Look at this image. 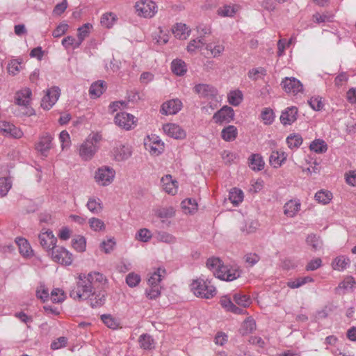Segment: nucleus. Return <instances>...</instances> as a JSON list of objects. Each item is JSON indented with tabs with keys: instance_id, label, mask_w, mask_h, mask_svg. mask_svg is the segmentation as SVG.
<instances>
[{
	"instance_id": "1",
	"label": "nucleus",
	"mask_w": 356,
	"mask_h": 356,
	"mask_svg": "<svg viewBox=\"0 0 356 356\" xmlns=\"http://www.w3.org/2000/svg\"><path fill=\"white\" fill-rule=\"evenodd\" d=\"M191 289L197 297L205 299H210L216 294V287L211 281L202 277L193 281Z\"/></svg>"
},
{
	"instance_id": "2",
	"label": "nucleus",
	"mask_w": 356,
	"mask_h": 356,
	"mask_svg": "<svg viewBox=\"0 0 356 356\" xmlns=\"http://www.w3.org/2000/svg\"><path fill=\"white\" fill-rule=\"evenodd\" d=\"M92 292V286L86 278H83V275L81 274L76 286L71 290L70 296L74 300H86L90 297Z\"/></svg>"
},
{
	"instance_id": "3",
	"label": "nucleus",
	"mask_w": 356,
	"mask_h": 356,
	"mask_svg": "<svg viewBox=\"0 0 356 356\" xmlns=\"http://www.w3.org/2000/svg\"><path fill=\"white\" fill-rule=\"evenodd\" d=\"M115 175V172L112 168L102 166L95 172V180L99 185L106 186L113 182Z\"/></svg>"
},
{
	"instance_id": "4",
	"label": "nucleus",
	"mask_w": 356,
	"mask_h": 356,
	"mask_svg": "<svg viewBox=\"0 0 356 356\" xmlns=\"http://www.w3.org/2000/svg\"><path fill=\"white\" fill-rule=\"evenodd\" d=\"M135 8L138 15L145 18H152L157 13V6L151 0H141Z\"/></svg>"
},
{
	"instance_id": "5",
	"label": "nucleus",
	"mask_w": 356,
	"mask_h": 356,
	"mask_svg": "<svg viewBox=\"0 0 356 356\" xmlns=\"http://www.w3.org/2000/svg\"><path fill=\"white\" fill-rule=\"evenodd\" d=\"M114 122L120 128L129 131L135 128L137 125V119L130 113L120 112L116 114Z\"/></svg>"
},
{
	"instance_id": "6",
	"label": "nucleus",
	"mask_w": 356,
	"mask_h": 356,
	"mask_svg": "<svg viewBox=\"0 0 356 356\" xmlns=\"http://www.w3.org/2000/svg\"><path fill=\"white\" fill-rule=\"evenodd\" d=\"M49 254L57 263L66 266H70L72 263V254L63 247L56 245Z\"/></svg>"
},
{
	"instance_id": "7",
	"label": "nucleus",
	"mask_w": 356,
	"mask_h": 356,
	"mask_svg": "<svg viewBox=\"0 0 356 356\" xmlns=\"http://www.w3.org/2000/svg\"><path fill=\"white\" fill-rule=\"evenodd\" d=\"M216 277L225 281H233L240 277V272L236 267L225 266L223 264L216 273Z\"/></svg>"
},
{
	"instance_id": "8",
	"label": "nucleus",
	"mask_w": 356,
	"mask_h": 356,
	"mask_svg": "<svg viewBox=\"0 0 356 356\" xmlns=\"http://www.w3.org/2000/svg\"><path fill=\"white\" fill-rule=\"evenodd\" d=\"M281 86L286 93L296 95L303 91L302 84L294 77H285L282 79Z\"/></svg>"
},
{
	"instance_id": "9",
	"label": "nucleus",
	"mask_w": 356,
	"mask_h": 356,
	"mask_svg": "<svg viewBox=\"0 0 356 356\" xmlns=\"http://www.w3.org/2000/svg\"><path fill=\"white\" fill-rule=\"evenodd\" d=\"M234 109L228 106H222L219 111L214 113L213 120L217 124L229 123L234 120Z\"/></svg>"
},
{
	"instance_id": "10",
	"label": "nucleus",
	"mask_w": 356,
	"mask_h": 356,
	"mask_svg": "<svg viewBox=\"0 0 356 356\" xmlns=\"http://www.w3.org/2000/svg\"><path fill=\"white\" fill-rule=\"evenodd\" d=\"M98 150V146L91 140H86L79 147V154L83 161L91 160Z\"/></svg>"
},
{
	"instance_id": "11",
	"label": "nucleus",
	"mask_w": 356,
	"mask_h": 356,
	"mask_svg": "<svg viewBox=\"0 0 356 356\" xmlns=\"http://www.w3.org/2000/svg\"><path fill=\"white\" fill-rule=\"evenodd\" d=\"M59 96L60 89L58 87L54 86L48 89L46 95L42 99L41 106L45 110H49L57 102Z\"/></svg>"
},
{
	"instance_id": "12",
	"label": "nucleus",
	"mask_w": 356,
	"mask_h": 356,
	"mask_svg": "<svg viewBox=\"0 0 356 356\" xmlns=\"http://www.w3.org/2000/svg\"><path fill=\"white\" fill-rule=\"evenodd\" d=\"M41 246L49 251V252L56 246L57 238L50 230L41 232L38 236Z\"/></svg>"
},
{
	"instance_id": "13",
	"label": "nucleus",
	"mask_w": 356,
	"mask_h": 356,
	"mask_svg": "<svg viewBox=\"0 0 356 356\" xmlns=\"http://www.w3.org/2000/svg\"><path fill=\"white\" fill-rule=\"evenodd\" d=\"M181 102L178 99H174L163 103L160 112L166 115H175L181 109Z\"/></svg>"
},
{
	"instance_id": "14",
	"label": "nucleus",
	"mask_w": 356,
	"mask_h": 356,
	"mask_svg": "<svg viewBox=\"0 0 356 356\" xmlns=\"http://www.w3.org/2000/svg\"><path fill=\"white\" fill-rule=\"evenodd\" d=\"M164 132L169 136L177 139L181 140L186 138V131L178 124L168 123L163 127Z\"/></svg>"
},
{
	"instance_id": "15",
	"label": "nucleus",
	"mask_w": 356,
	"mask_h": 356,
	"mask_svg": "<svg viewBox=\"0 0 356 356\" xmlns=\"http://www.w3.org/2000/svg\"><path fill=\"white\" fill-rule=\"evenodd\" d=\"M113 156L116 161L128 159L131 156V148L129 145L118 144L113 149Z\"/></svg>"
},
{
	"instance_id": "16",
	"label": "nucleus",
	"mask_w": 356,
	"mask_h": 356,
	"mask_svg": "<svg viewBox=\"0 0 356 356\" xmlns=\"http://www.w3.org/2000/svg\"><path fill=\"white\" fill-rule=\"evenodd\" d=\"M298 108L295 106L288 107L282 112L280 122L284 126L290 125L297 120Z\"/></svg>"
},
{
	"instance_id": "17",
	"label": "nucleus",
	"mask_w": 356,
	"mask_h": 356,
	"mask_svg": "<svg viewBox=\"0 0 356 356\" xmlns=\"http://www.w3.org/2000/svg\"><path fill=\"white\" fill-rule=\"evenodd\" d=\"M31 95L32 92L28 88L17 91L15 96V104L19 106L27 107L30 103Z\"/></svg>"
},
{
	"instance_id": "18",
	"label": "nucleus",
	"mask_w": 356,
	"mask_h": 356,
	"mask_svg": "<svg viewBox=\"0 0 356 356\" xmlns=\"http://www.w3.org/2000/svg\"><path fill=\"white\" fill-rule=\"evenodd\" d=\"M83 278H86L88 283L91 284L92 288L96 284L101 286L105 285L107 282L106 277L99 272H90L87 275L83 274Z\"/></svg>"
},
{
	"instance_id": "19",
	"label": "nucleus",
	"mask_w": 356,
	"mask_h": 356,
	"mask_svg": "<svg viewBox=\"0 0 356 356\" xmlns=\"http://www.w3.org/2000/svg\"><path fill=\"white\" fill-rule=\"evenodd\" d=\"M52 139V136L49 134L43 135L35 145V149L42 154H45L51 148Z\"/></svg>"
},
{
	"instance_id": "20",
	"label": "nucleus",
	"mask_w": 356,
	"mask_h": 356,
	"mask_svg": "<svg viewBox=\"0 0 356 356\" xmlns=\"http://www.w3.org/2000/svg\"><path fill=\"white\" fill-rule=\"evenodd\" d=\"M15 242L18 245L19 251L22 256L24 257H31L33 255V250L26 239L17 238Z\"/></svg>"
},
{
	"instance_id": "21",
	"label": "nucleus",
	"mask_w": 356,
	"mask_h": 356,
	"mask_svg": "<svg viewBox=\"0 0 356 356\" xmlns=\"http://www.w3.org/2000/svg\"><path fill=\"white\" fill-rule=\"evenodd\" d=\"M193 89L195 93L204 97L215 96L216 94V88L213 86L209 84H197Z\"/></svg>"
},
{
	"instance_id": "22",
	"label": "nucleus",
	"mask_w": 356,
	"mask_h": 356,
	"mask_svg": "<svg viewBox=\"0 0 356 356\" xmlns=\"http://www.w3.org/2000/svg\"><path fill=\"white\" fill-rule=\"evenodd\" d=\"M356 286V282L353 277L346 276L339 283L337 290L341 291L343 293L352 292Z\"/></svg>"
},
{
	"instance_id": "23",
	"label": "nucleus",
	"mask_w": 356,
	"mask_h": 356,
	"mask_svg": "<svg viewBox=\"0 0 356 356\" xmlns=\"http://www.w3.org/2000/svg\"><path fill=\"white\" fill-rule=\"evenodd\" d=\"M161 184L163 190L168 194L175 195L177 193V181H173L170 175L162 177Z\"/></svg>"
},
{
	"instance_id": "24",
	"label": "nucleus",
	"mask_w": 356,
	"mask_h": 356,
	"mask_svg": "<svg viewBox=\"0 0 356 356\" xmlns=\"http://www.w3.org/2000/svg\"><path fill=\"white\" fill-rule=\"evenodd\" d=\"M249 167L254 171H260L264 168V161L259 154H252L249 158Z\"/></svg>"
},
{
	"instance_id": "25",
	"label": "nucleus",
	"mask_w": 356,
	"mask_h": 356,
	"mask_svg": "<svg viewBox=\"0 0 356 356\" xmlns=\"http://www.w3.org/2000/svg\"><path fill=\"white\" fill-rule=\"evenodd\" d=\"M287 154L283 151L273 152L269 161L271 165L274 168L281 166L282 163L286 159Z\"/></svg>"
},
{
	"instance_id": "26",
	"label": "nucleus",
	"mask_w": 356,
	"mask_h": 356,
	"mask_svg": "<svg viewBox=\"0 0 356 356\" xmlns=\"http://www.w3.org/2000/svg\"><path fill=\"white\" fill-rule=\"evenodd\" d=\"M238 136L237 128L234 125H228L221 131V137L225 141H233Z\"/></svg>"
},
{
	"instance_id": "27",
	"label": "nucleus",
	"mask_w": 356,
	"mask_h": 356,
	"mask_svg": "<svg viewBox=\"0 0 356 356\" xmlns=\"http://www.w3.org/2000/svg\"><path fill=\"white\" fill-rule=\"evenodd\" d=\"M171 70L177 76H183L187 72V67L184 61L181 59H175L171 63Z\"/></svg>"
},
{
	"instance_id": "28",
	"label": "nucleus",
	"mask_w": 356,
	"mask_h": 356,
	"mask_svg": "<svg viewBox=\"0 0 356 356\" xmlns=\"http://www.w3.org/2000/svg\"><path fill=\"white\" fill-rule=\"evenodd\" d=\"M300 209L299 202H286L284 206V213L288 217H293Z\"/></svg>"
},
{
	"instance_id": "29",
	"label": "nucleus",
	"mask_w": 356,
	"mask_h": 356,
	"mask_svg": "<svg viewBox=\"0 0 356 356\" xmlns=\"http://www.w3.org/2000/svg\"><path fill=\"white\" fill-rule=\"evenodd\" d=\"M106 88V83L104 81H98L93 83L89 89V93L92 97H99Z\"/></svg>"
},
{
	"instance_id": "30",
	"label": "nucleus",
	"mask_w": 356,
	"mask_h": 356,
	"mask_svg": "<svg viewBox=\"0 0 356 356\" xmlns=\"http://www.w3.org/2000/svg\"><path fill=\"white\" fill-rule=\"evenodd\" d=\"M165 273V269L158 268L156 271H154L152 274H151L150 277L148 278V284L149 286H160L159 284L163 277L164 274Z\"/></svg>"
},
{
	"instance_id": "31",
	"label": "nucleus",
	"mask_w": 356,
	"mask_h": 356,
	"mask_svg": "<svg viewBox=\"0 0 356 356\" xmlns=\"http://www.w3.org/2000/svg\"><path fill=\"white\" fill-rule=\"evenodd\" d=\"M92 27L90 23L84 24L78 29V39L76 47H80L83 41L89 35L90 29Z\"/></svg>"
},
{
	"instance_id": "32",
	"label": "nucleus",
	"mask_w": 356,
	"mask_h": 356,
	"mask_svg": "<svg viewBox=\"0 0 356 356\" xmlns=\"http://www.w3.org/2000/svg\"><path fill=\"white\" fill-rule=\"evenodd\" d=\"M90 299V305L92 307H99L103 305L106 300V293L104 291H99L98 293H92Z\"/></svg>"
},
{
	"instance_id": "33",
	"label": "nucleus",
	"mask_w": 356,
	"mask_h": 356,
	"mask_svg": "<svg viewBox=\"0 0 356 356\" xmlns=\"http://www.w3.org/2000/svg\"><path fill=\"white\" fill-rule=\"evenodd\" d=\"M307 244L311 247L312 250L314 252L319 251L323 247V242L321 238L315 235L310 234L307 237Z\"/></svg>"
},
{
	"instance_id": "34",
	"label": "nucleus",
	"mask_w": 356,
	"mask_h": 356,
	"mask_svg": "<svg viewBox=\"0 0 356 356\" xmlns=\"http://www.w3.org/2000/svg\"><path fill=\"white\" fill-rule=\"evenodd\" d=\"M309 149L316 153L322 154L327 150V145L322 139H316L310 143Z\"/></svg>"
},
{
	"instance_id": "35",
	"label": "nucleus",
	"mask_w": 356,
	"mask_h": 356,
	"mask_svg": "<svg viewBox=\"0 0 356 356\" xmlns=\"http://www.w3.org/2000/svg\"><path fill=\"white\" fill-rule=\"evenodd\" d=\"M173 33L176 38L181 40H185L189 35L190 31L184 24H177L172 29Z\"/></svg>"
},
{
	"instance_id": "36",
	"label": "nucleus",
	"mask_w": 356,
	"mask_h": 356,
	"mask_svg": "<svg viewBox=\"0 0 356 356\" xmlns=\"http://www.w3.org/2000/svg\"><path fill=\"white\" fill-rule=\"evenodd\" d=\"M72 245L76 251L83 252L86 248V239L83 236L77 235L72 239Z\"/></svg>"
},
{
	"instance_id": "37",
	"label": "nucleus",
	"mask_w": 356,
	"mask_h": 356,
	"mask_svg": "<svg viewBox=\"0 0 356 356\" xmlns=\"http://www.w3.org/2000/svg\"><path fill=\"white\" fill-rule=\"evenodd\" d=\"M149 140L151 141L149 144V151L152 154L158 155L163 151V143L158 139L157 137L149 138Z\"/></svg>"
},
{
	"instance_id": "38",
	"label": "nucleus",
	"mask_w": 356,
	"mask_h": 356,
	"mask_svg": "<svg viewBox=\"0 0 356 356\" xmlns=\"http://www.w3.org/2000/svg\"><path fill=\"white\" fill-rule=\"evenodd\" d=\"M286 143L290 149L299 147L302 143V138L298 134H290L286 139Z\"/></svg>"
},
{
	"instance_id": "39",
	"label": "nucleus",
	"mask_w": 356,
	"mask_h": 356,
	"mask_svg": "<svg viewBox=\"0 0 356 356\" xmlns=\"http://www.w3.org/2000/svg\"><path fill=\"white\" fill-rule=\"evenodd\" d=\"M138 342L140 346L145 350H150L154 347V341L152 337L147 334H143L140 336Z\"/></svg>"
},
{
	"instance_id": "40",
	"label": "nucleus",
	"mask_w": 356,
	"mask_h": 356,
	"mask_svg": "<svg viewBox=\"0 0 356 356\" xmlns=\"http://www.w3.org/2000/svg\"><path fill=\"white\" fill-rule=\"evenodd\" d=\"M255 329L256 323L254 320L252 318H248L245 321H243L240 330V332L243 335H246L252 332Z\"/></svg>"
},
{
	"instance_id": "41",
	"label": "nucleus",
	"mask_w": 356,
	"mask_h": 356,
	"mask_svg": "<svg viewBox=\"0 0 356 356\" xmlns=\"http://www.w3.org/2000/svg\"><path fill=\"white\" fill-rule=\"evenodd\" d=\"M236 6L224 5L218 9L217 13L222 17H233L236 14Z\"/></svg>"
},
{
	"instance_id": "42",
	"label": "nucleus",
	"mask_w": 356,
	"mask_h": 356,
	"mask_svg": "<svg viewBox=\"0 0 356 356\" xmlns=\"http://www.w3.org/2000/svg\"><path fill=\"white\" fill-rule=\"evenodd\" d=\"M243 100V94L241 91L232 90L228 94V102L230 104L236 106L239 105Z\"/></svg>"
},
{
	"instance_id": "43",
	"label": "nucleus",
	"mask_w": 356,
	"mask_h": 356,
	"mask_svg": "<svg viewBox=\"0 0 356 356\" xmlns=\"http://www.w3.org/2000/svg\"><path fill=\"white\" fill-rule=\"evenodd\" d=\"M261 118L265 124H271L275 119L273 111L270 108H265L261 113Z\"/></svg>"
},
{
	"instance_id": "44",
	"label": "nucleus",
	"mask_w": 356,
	"mask_h": 356,
	"mask_svg": "<svg viewBox=\"0 0 356 356\" xmlns=\"http://www.w3.org/2000/svg\"><path fill=\"white\" fill-rule=\"evenodd\" d=\"M197 207V202H181V208L186 214L194 213Z\"/></svg>"
},
{
	"instance_id": "45",
	"label": "nucleus",
	"mask_w": 356,
	"mask_h": 356,
	"mask_svg": "<svg viewBox=\"0 0 356 356\" xmlns=\"http://www.w3.org/2000/svg\"><path fill=\"white\" fill-rule=\"evenodd\" d=\"M103 323L111 329H116L119 326L118 321L110 314H103L101 316Z\"/></svg>"
},
{
	"instance_id": "46",
	"label": "nucleus",
	"mask_w": 356,
	"mask_h": 356,
	"mask_svg": "<svg viewBox=\"0 0 356 356\" xmlns=\"http://www.w3.org/2000/svg\"><path fill=\"white\" fill-rule=\"evenodd\" d=\"M222 263L220 259L216 257L209 258L207 261V268L213 273L216 276V273L221 267Z\"/></svg>"
},
{
	"instance_id": "47",
	"label": "nucleus",
	"mask_w": 356,
	"mask_h": 356,
	"mask_svg": "<svg viewBox=\"0 0 356 356\" xmlns=\"http://www.w3.org/2000/svg\"><path fill=\"white\" fill-rule=\"evenodd\" d=\"M234 300L237 305L243 307H248L251 303L250 298L245 294L235 293Z\"/></svg>"
},
{
	"instance_id": "48",
	"label": "nucleus",
	"mask_w": 356,
	"mask_h": 356,
	"mask_svg": "<svg viewBox=\"0 0 356 356\" xmlns=\"http://www.w3.org/2000/svg\"><path fill=\"white\" fill-rule=\"evenodd\" d=\"M157 240L168 244H173L176 242V238L172 234L165 232H160L157 234Z\"/></svg>"
},
{
	"instance_id": "49",
	"label": "nucleus",
	"mask_w": 356,
	"mask_h": 356,
	"mask_svg": "<svg viewBox=\"0 0 356 356\" xmlns=\"http://www.w3.org/2000/svg\"><path fill=\"white\" fill-rule=\"evenodd\" d=\"M65 298L64 292L59 289H55L52 290L50 296L51 300L54 303H59L63 302Z\"/></svg>"
},
{
	"instance_id": "50",
	"label": "nucleus",
	"mask_w": 356,
	"mask_h": 356,
	"mask_svg": "<svg viewBox=\"0 0 356 356\" xmlns=\"http://www.w3.org/2000/svg\"><path fill=\"white\" fill-rule=\"evenodd\" d=\"M204 44V40L202 37L198 39H194L190 41L187 46V51L188 52H195L197 49H199Z\"/></svg>"
},
{
	"instance_id": "51",
	"label": "nucleus",
	"mask_w": 356,
	"mask_h": 356,
	"mask_svg": "<svg viewBox=\"0 0 356 356\" xmlns=\"http://www.w3.org/2000/svg\"><path fill=\"white\" fill-rule=\"evenodd\" d=\"M244 194L241 189L234 187L229 193V200H243Z\"/></svg>"
},
{
	"instance_id": "52",
	"label": "nucleus",
	"mask_w": 356,
	"mask_h": 356,
	"mask_svg": "<svg viewBox=\"0 0 356 356\" xmlns=\"http://www.w3.org/2000/svg\"><path fill=\"white\" fill-rule=\"evenodd\" d=\"M10 188L11 184L7 178H0V198L4 197Z\"/></svg>"
},
{
	"instance_id": "53",
	"label": "nucleus",
	"mask_w": 356,
	"mask_h": 356,
	"mask_svg": "<svg viewBox=\"0 0 356 356\" xmlns=\"http://www.w3.org/2000/svg\"><path fill=\"white\" fill-rule=\"evenodd\" d=\"M336 265L339 270L347 268L350 263V259L345 256H339L335 259Z\"/></svg>"
},
{
	"instance_id": "54",
	"label": "nucleus",
	"mask_w": 356,
	"mask_h": 356,
	"mask_svg": "<svg viewBox=\"0 0 356 356\" xmlns=\"http://www.w3.org/2000/svg\"><path fill=\"white\" fill-rule=\"evenodd\" d=\"M175 214V210L172 207L161 208L156 211V215L161 218H171Z\"/></svg>"
},
{
	"instance_id": "55",
	"label": "nucleus",
	"mask_w": 356,
	"mask_h": 356,
	"mask_svg": "<svg viewBox=\"0 0 356 356\" xmlns=\"http://www.w3.org/2000/svg\"><path fill=\"white\" fill-rule=\"evenodd\" d=\"M140 282V275L134 273H129L126 277V282L130 287H134L137 286Z\"/></svg>"
},
{
	"instance_id": "56",
	"label": "nucleus",
	"mask_w": 356,
	"mask_h": 356,
	"mask_svg": "<svg viewBox=\"0 0 356 356\" xmlns=\"http://www.w3.org/2000/svg\"><path fill=\"white\" fill-rule=\"evenodd\" d=\"M89 224H90V228L96 232L102 230L105 228L104 222L98 218H90L89 220Z\"/></svg>"
},
{
	"instance_id": "57",
	"label": "nucleus",
	"mask_w": 356,
	"mask_h": 356,
	"mask_svg": "<svg viewBox=\"0 0 356 356\" xmlns=\"http://www.w3.org/2000/svg\"><path fill=\"white\" fill-rule=\"evenodd\" d=\"M315 200H332V193L330 191L321 190L316 193Z\"/></svg>"
},
{
	"instance_id": "58",
	"label": "nucleus",
	"mask_w": 356,
	"mask_h": 356,
	"mask_svg": "<svg viewBox=\"0 0 356 356\" xmlns=\"http://www.w3.org/2000/svg\"><path fill=\"white\" fill-rule=\"evenodd\" d=\"M259 74L265 76L266 74V70L264 67H260L252 68L248 72V77L252 80H257Z\"/></svg>"
},
{
	"instance_id": "59",
	"label": "nucleus",
	"mask_w": 356,
	"mask_h": 356,
	"mask_svg": "<svg viewBox=\"0 0 356 356\" xmlns=\"http://www.w3.org/2000/svg\"><path fill=\"white\" fill-rule=\"evenodd\" d=\"M115 19V15L112 13L104 14L101 18V24L107 28H110L113 25V21Z\"/></svg>"
},
{
	"instance_id": "60",
	"label": "nucleus",
	"mask_w": 356,
	"mask_h": 356,
	"mask_svg": "<svg viewBox=\"0 0 356 356\" xmlns=\"http://www.w3.org/2000/svg\"><path fill=\"white\" fill-rule=\"evenodd\" d=\"M115 241L113 238H108L106 241H104L101 243L102 250L106 254L110 253L115 246Z\"/></svg>"
},
{
	"instance_id": "61",
	"label": "nucleus",
	"mask_w": 356,
	"mask_h": 356,
	"mask_svg": "<svg viewBox=\"0 0 356 356\" xmlns=\"http://www.w3.org/2000/svg\"><path fill=\"white\" fill-rule=\"evenodd\" d=\"M88 209L95 214L100 213L103 206L100 202H88L86 204Z\"/></svg>"
},
{
	"instance_id": "62",
	"label": "nucleus",
	"mask_w": 356,
	"mask_h": 356,
	"mask_svg": "<svg viewBox=\"0 0 356 356\" xmlns=\"http://www.w3.org/2000/svg\"><path fill=\"white\" fill-rule=\"evenodd\" d=\"M346 182L352 186H356V170H349L345 173Z\"/></svg>"
},
{
	"instance_id": "63",
	"label": "nucleus",
	"mask_w": 356,
	"mask_h": 356,
	"mask_svg": "<svg viewBox=\"0 0 356 356\" xmlns=\"http://www.w3.org/2000/svg\"><path fill=\"white\" fill-rule=\"evenodd\" d=\"M151 237L152 235L149 230L145 228L140 229L136 234V238L143 242L148 241Z\"/></svg>"
},
{
	"instance_id": "64",
	"label": "nucleus",
	"mask_w": 356,
	"mask_h": 356,
	"mask_svg": "<svg viewBox=\"0 0 356 356\" xmlns=\"http://www.w3.org/2000/svg\"><path fill=\"white\" fill-rule=\"evenodd\" d=\"M68 29V25L65 23L60 24L52 32L54 38H59L64 35Z\"/></svg>"
}]
</instances>
